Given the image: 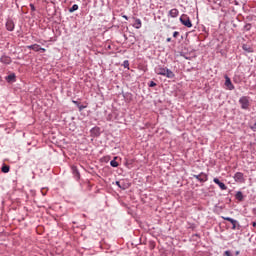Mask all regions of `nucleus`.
Returning a JSON list of instances; mask_svg holds the SVG:
<instances>
[{
    "mask_svg": "<svg viewBox=\"0 0 256 256\" xmlns=\"http://www.w3.org/2000/svg\"><path fill=\"white\" fill-rule=\"evenodd\" d=\"M238 103L241 106V109L244 111L249 110V107H251V102L249 101V96H242L240 97Z\"/></svg>",
    "mask_w": 256,
    "mask_h": 256,
    "instance_id": "1",
    "label": "nucleus"
},
{
    "mask_svg": "<svg viewBox=\"0 0 256 256\" xmlns=\"http://www.w3.org/2000/svg\"><path fill=\"white\" fill-rule=\"evenodd\" d=\"M194 179H197L200 183H207L209 181V175H207L205 172H201L200 174H194Z\"/></svg>",
    "mask_w": 256,
    "mask_h": 256,
    "instance_id": "2",
    "label": "nucleus"
},
{
    "mask_svg": "<svg viewBox=\"0 0 256 256\" xmlns=\"http://www.w3.org/2000/svg\"><path fill=\"white\" fill-rule=\"evenodd\" d=\"M180 23H182V25H184V27H188V28L193 27V23H191V19L186 14H183L180 17Z\"/></svg>",
    "mask_w": 256,
    "mask_h": 256,
    "instance_id": "3",
    "label": "nucleus"
},
{
    "mask_svg": "<svg viewBox=\"0 0 256 256\" xmlns=\"http://www.w3.org/2000/svg\"><path fill=\"white\" fill-rule=\"evenodd\" d=\"M233 179L235 183H245V174H243V172H236Z\"/></svg>",
    "mask_w": 256,
    "mask_h": 256,
    "instance_id": "4",
    "label": "nucleus"
},
{
    "mask_svg": "<svg viewBox=\"0 0 256 256\" xmlns=\"http://www.w3.org/2000/svg\"><path fill=\"white\" fill-rule=\"evenodd\" d=\"M71 171H72V175H73L74 179L76 181H79V179H81V172H79V168H77V166H75V165H72Z\"/></svg>",
    "mask_w": 256,
    "mask_h": 256,
    "instance_id": "5",
    "label": "nucleus"
},
{
    "mask_svg": "<svg viewBox=\"0 0 256 256\" xmlns=\"http://www.w3.org/2000/svg\"><path fill=\"white\" fill-rule=\"evenodd\" d=\"M13 62V60H11V57L3 54L0 57V63H3V65H11V63Z\"/></svg>",
    "mask_w": 256,
    "mask_h": 256,
    "instance_id": "6",
    "label": "nucleus"
},
{
    "mask_svg": "<svg viewBox=\"0 0 256 256\" xmlns=\"http://www.w3.org/2000/svg\"><path fill=\"white\" fill-rule=\"evenodd\" d=\"M225 87L229 89V91H233L235 89V85H233V82H231V78L229 76H225Z\"/></svg>",
    "mask_w": 256,
    "mask_h": 256,
    "instance_id": "7",
    "label": "nucleus"
},
{
    "mask_svg": "<svg viewBox=\"0 0 256 256\" xmlns=\"http://www.w3.org/2000/svg\"><path fill=\"white\" fill-rule=\"evenodd\" d=\"M213 182L220 187L221 191H227V185L225 183L221 182L219 178H214Z\"/></svg>",
    "mask_w": 256,
    "mask_h": 256,
    "instance_id": "8",
    "label": "nucleus"
},
{
    "mask_svg": "<svg viewBox=\"0 0 256 256\" xmlns=\"http://www.w3.org/2000/svg\"><path fill=\"white\" fill-rule=\"evenodd\" d=\"M92 137H99L101 135V128L95 126L90 130Z\"/></svg>",
    "mask_w": 256,
    "mask_h": 256,
    "instance_id": "9",
    "label": "nucleus"
},
{
    "mask_svg": "<svg viewBox=\"0 0 256 256\" xmlns=\"http://www.w3.org/2000/svg\"><path fill=\"white\" fill-rule=\"evenodd\" d=\"M230 223L232 225L233 231H235V230L241 231V224H239V221L233 219Z\"/></svg>",
    "mask_w": 256,
    "mask_h": 256,
    "instance_id": "10",
    "label": "nucleus"
},
{
    "mask_svg": "<svg viewBox=\"0 0 256 256\" xmlns=\"http://www.w3.org/2000/svg\"><path fill=\"white\" fill-rule=\"evenodd\" d=\"M5 80L7 81V83H15V81H17V76L15 75V73H11L10 75L5 77Z\"/></svg>",
    "mask_w": 256,
    "mask_h": 256,
    "instance_id": "11",
    "label": "nucleus"
},
{
    "mask_svg": "<svg viewBox=\"0 0 256 256\" xmlns=\"http://www.w3.org/2000/svg\"><path fill=\"white\" fill-rule=\"evenodd\" d=\"M6 29L7 31H13L15 29V23L13 22V20H7Z\"/></svg>",
    "mask_w": 256,
    "mask_h": 256,
    "instance_id": "12",
    "label": "nucleus"
},
{
    "mask_svg": "<svg viewBox=\"0 0 256 256\" xmlns=\"http://www.w3.org/2000/svg\"><path fill=\"white\" fill-rule=\"evenodd\" d=\"M164 77H167V79H175V73H173L169 68H166Z\"/></svg>",
    "mask_w": 256,
    "mask_h": 256,
    "instance_id": "13",
    "label": "nucleus"
},
{
    "mask_svg": "<svg viewBox=\"0 0 256 256\" xmlns=\"http://www.w3.org/2000/svg\"><path fill=\"white\" fill-rule=\"evenodd\" d=\"M168 15L172 18L179 17V10L177 8H173L169 11Z\"/></svg>",
    "mask_w": 256,
    "mask_h": 256,
    "instance_id": "14",
    "label": "nucleus"
},
{
    "mask_svg": "<svg viewBox=\"0 0 256 256\" xmlns=\"http://www.w3.org/2000/svg\"><path fill=\"white\" fill-rule=\"evenodd\" d=\"M166 70H167V67H165V68L158 67V68H155V73H156V75H162L163 77H165Z\"/></svg>",
    "mask_w": 256,
    "mask_h": 256,
    "instance_id": "15",
    "label": "nucleus"
},
{
    "mask_svg": "<svg viewBox=\"0 0 256 256\" xmlns=\"http://www.w3.org/2000/svg\"><path fill=\"white\" fill-rule=\"evenodd\" d=\"M134 24H133V27L135 28V29H141V27H142V23H141V19H139V18H134Z\"/></svg>",
    "mask_w": 256,
    "mask_h": 256,
    "instance_id": "16",
    "label": "nucleus"
},
{
    "mask_svg": "<svg viewBox=\"0 0 256 256\" xmlns=\"http://www.w3.org/2000/svg\"><path fill=\"white\" fill-rule=\"evenodd\" d=\"M235 199H237V201H243L245 199V196H243V192L241 191L236 192Z\"/></svg>",
    "mask_w": 256,
    "mask_h": 256,
    "instance_id": "17",
    "label": "nucleus"
},
{
    "mask_svg": "<svg viewBox=\"0 0 256 256\" xmlns=\"http://www.w3.org/2000/svg\"><path fill=\"white\" fill-rule=\"evenodd\" d=\"M242 49H243V51H246L247 53H253V49L251 48V46H249L247 44H243Z\"/></svg>",
    "mask_w": 256,
    "mask_h": 256,
    "instance_id": "18",
    "label": "nucleus"
},
{
    "mask_svg": "<svg viewBox=\"0 0 256 256\" xmlns=\"http://www.w3.org/2000/svg\"><path fill=\"white\" fill-rule=\"evenodd\" d=\"M133 163H135V160L134 159H130V160H127L126 159V162L124 163L125 167H127L128 169H131V165H133Z\"/></svg>",
    "mask_w": 256,
    "mask_h": 256,
    "instance_id": "19",
    "label": "nucleus"
},
{
    "mask_svg": "<svg viewBox=\"0 0 256 256\" xmlns=\"http://www.w3.org/2000/svg\"><path fill=\"white\" fill-rule=\"evenodd\" d=\"M11 170V167H9V165L4 164L1 168L2 173H9V171Z\"/></svg>",
    "mask_w": 256,
    "mask_h": 256,
    "instance_id": "20",
    "label": "nucleus"
},
{
    "mask_svg": "<svg viewBox=\"0 0 256 256\" xmlns=\"http://www.w3.org/2000/svg\"><path fill=\"white\" fill-rule=\"evenodd\" d=\"M111 167H119V163L117 162V156L114 157L110 162Z\"/></svg>",
    "mask_w": 256,
    "mask_h": 256,
    "instance_id": "21",
    "label": "nucleus"
},
{
    "mask_svg": "<svg viewBox=\"0 0 256 256\" xmlns=\"http://www.w3.org/2000/svg\"><path fill=\"white\" fill-rule=\"evenodd\" d=\"M79 9V5L74 4L71 8H69V13H75Z\"/></svg>",
    "mask_w": 256,
    "mask_h": 256,
    "instance_id": "22",
    "label": "nucleus"
},
{
    "mask_svg": "<svg viewBox=\"0 0 256 256\" xmlns=\"http://www.w3.org/2000/svg\"><path fill=\"white\" fill-rule=\"evenodd\" d=\"M40 49H41V46L39 44H34L33 51H35L36 53H39Z\"/></svg>",
    "mask_w": 256,
    "mask_h": 256,
    "instance_id": "23",
    "label": "nucleus"
},
{
    "mask_svg": "<svg viewBox=\"0 0 256 256\" xmlns=\"http://www.w3.org/2000/svg\"><path fill=\"white\" fill-rule=\"evenodd\" d=\"M244 31H251V23H248L244 26Z\"/></svg>",
    "mask_w": 256,
    "mask_h": 256,
    "instance_id": "24",
    "label": "nucleus"
},
{
    "mask_svg": "<svg viewBox=\"0 0 256 256\" xmlns=\"http://www.w3.org/2000/svg\"><path fill=\"white\" fill-rule=\"evenodd\" d=\"M123 67H124V69H129V60H125L123 62Z\"/></svg>",
    "mask_w": 256,
    "mask_h": 256,
    "instance_id": "25",
    "label": "nucleus"
},
{
    "mask_svg": "<svg viewBox=\"0 0 256 256\" xmlns=\"http://www.w3.org/2000/svg\"><path fill=\"white\" fill-rule=\"evenodd\" d=\"M148 87H157V83H155L154 81H150L148 83Z\"/></svg>",
    "mask_w": 256,
    "mask_h": 256,
    "instance_id": "26",
    "label": "nucleus"
},
{
    "mask_svg": "<svg viewBox=\"0 0 256 256\" xmlns=\"http://www.w3.org/2000/svg\"><path fill=\"white\" fill-rule=\"evenodd\" d=\"M222 219L224 221H229V223H231V221L233 220V218H231V217H222Z\"/></svg>",
    "mask_w": 256,
    "mask_h": 256,
    "instance_id": "27",
    "label": "nucleus"
},
{
    "mask_svg": "<svg viewBox=\"0 0 256 256\" xmlns=\"http://www.w3.org/2000/svg\"><path fill=\"white\" fill-rule=\"evenodd\" d=\"M30 9H31V11L35 12L36 11L35 5L34 4H30Z\"/></svg>",
    "mask_w": 256,
    "mask_h": 256,
    "instance_id": "28",
    "label": "nucleus"
},
{
    "mask_svg": "<svg viewBox=\"0 0 256 256\" xmlns=\"http://www.w3.org/2000/svg\"><path fill=\"white\" fill-rule=\"evenodd\" d=\"M173 37H174L175 39H177V38L179 37V32L175 31V32L173 33Z\"/></svg>",
    "mask_w": 256,
    "mask_h": 256,
    "instance_id": "29",
    "label": "nucleus"
},
{
    "mask_svg": "<svg viewBox=\"0 0 256 256\" xmlns=\"http://www.w3.org/2000/svg\"><path fill=\"white\" fill-rule=\"evenodd\" d=\"M180 57H184V59H189V57H187L183 52L180 53Z\"/></svg>",
    "mask_w": 256,
    "mask_h": 256,
    "instance_id": "30",
    "label": "nucleus"
},
{
    "mask_svg": "<svg viewBox=\"0 0 256 256\" xmlns=\"http://www.w3.org/2000/svg\"><path fill=\"white\" fill-rule=\"evenodd\" d=\"M78 109H79V111H83V109H85V106L78 104Z\"/></svg>",
    "mask_w": 256,
    "mask_h": 256,
    "instance_id": "31",
    "label": "nucleus"
},
{
    "mask_svg": "<svg viewBox=\"0 0 256 256\" xmlns=\"http://www.w3.org/2000/svg\"><path fill=\"white\" fill-rule=\"evenodd\" d=\"M116 185H117V187H119L120 189H123V186H121V182L116 181Z\"/></svg>",
    "mask_w": 256,
    "mask_h": 256,
    "instance_id": "32",
    "label": "nucleus"
},
{
    "mask_svg": "<svg viewBox=\"0 0 256 256\" xmlns=\"http://www.w3.org/2000/svg\"><path fill=\"white\" fill-rule=\"evenodd\" d=\"M27 49H30V50L33 51V49H34V44L27 46Z\"/></svg>",
    "mask_w": 256,
    "mask_h": 256,
    "instance_id": "33",
    "label": "nucleus"
},
{
    "mask_svg": "<svg viewBox=\"0 0 256 256\" xmlns=\"http://www.w3.org/2000/svg\"><path fill=\"white\" fill-rule=\"evenodd\" d=\"M72 103H74V105H77V107H79V101L73 100Z\"/></svg>",
    "mask_w": 256,
    "mask_h": 256,
    "instance_id": "34",
    "label": "nucleus"
},
{
    "mask_svg": "<svg viewBox=\"0 0 256 256\" xmlns=\"http://www.w3.org/2000/svg\"><path fill=\"white\" fill-rule=\"evenodd\" d=\"M45 51H47L45 48L40 47V52L41 53H45Z\"/></svg>",
    "mask_w": 256,
    "mask_h": 256,
    "instance_id": "35",
    "label": "nucleus"
},
{
    "mask_svg": "<svg viewBox=\"0 0 256 256\" xmlns=\"http://www.w3.org/2000/svg\"><path fill=\"white\" fill-rule=\"evenodd\" d=\"M122 17L126 19V21H129V17H127V15H123Z\"/></svg>",
    "mask_w": 256,
    "mask_h": 256,
    "instance_id": "36",
    "label": "nucleus"
},
{
    "mask_svg": "<svg viewBox=\"0 0 256 256\" xmlns=\"http://www.w3.org/2000/svg\"><path fill=\"white\" fill-rule=\"evenodd\" d=\"M167 43H171V38L166 39Z\"/></svg>",
    "mask_w": 256,
    "mask_h": 256,
    "instance_id": "37",
    "label": "nucleus"
},
{
    "mask_svg": "<svg viewBox=\"0 0 256 256\" xmlns=\"http://www.w3.org/2000/svg\"><path fill=\"white\" fill-rule=\"evenodd\" d=\"M252 129L255 131V129H256V123L252 126Z\"/></svg>",
    "mask_w": 256,
    "mask_h": 256,
    "instance_id": "38",
    "label": "nucleus"
},
{
    "mask_svg": "<svg viewBox=\"0 0 256 256\" xmlns=\"http://www.w3.org/2000/svg\"><path fill=\"white\" fill-rule=\"evenodd\" d=\"M239 253H240L239 251H236V252H235V255H239Z\"/></svg>",
    "mask_w": 256,
    "mask_h": 256,
    "instance_id": "39",
    "label": "nucleus"
}]
</instances>
